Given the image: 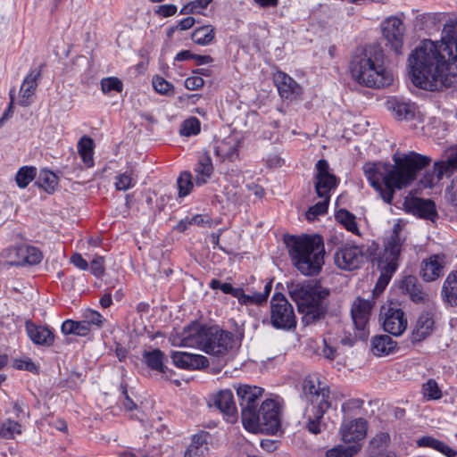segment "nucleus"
I'll use <instances>...</instances> for the list:
<instances>
[{
    "label": "nucleus",
    "instance_id": "2",
    "mask_svg": "<svg viewBox=\"0 0 457 457\" xmlns=\"http://www.w3.org/2000/svg\"><path fill=\"white\" fill-rule=\"evenodd\" d=\"M393 161L394 164L370 162L363 166L365 177L386 204L392 203L395 189L408 187L431 162L428 156L416 152L395 154Z\"/></svg>",
    "mask_w": 457,
    "mask_h": 457
},
{
    "label": "nucleus",
    "instance_id": "25",
    "mask_svg": "<svg viewBox=\"0 0 457 457\" xmlns=\"http://www.w3.org/2000/svg\"><path fill=\"white\" fill-rule=\"evenodd\" d=\"M406 209L413 214L434 221L437 217L436 206L429 199L412 198L405 203Z\"/></svg>",
    "mask_w": 457,
    "mask_h": 457
},
{
    "label": "nucleus",
    "instance_id": "17",
    "mask_svg": "<svg viewBox=\"0 0 457 457\" xmlns=\"http://www.w3.org/2000/svg\"><path fill=\"white\" fill-rule=\"evenodd\" d=\"M407 325L405 314L400 308L389 307L383 314V328L393 336L402 335Z\"/></svg>",
    "mask_w": 457,
    "mask_h": 457
},
{
    "label": "nucleus",
    "instance_id": "31",
    "mask_svg": "<svg viewBox=\"0 0 457 457\" xmlns=\"http://www.w3.org/2000/svg\"><path fill=\"white\" fill-rule=\"evenodd\" d=\"M434 170L437 179H441L443 176H450L457 171V145L446 151L445 160L434 163Z\"/></svg>",
    "mask_w": 457,
    "mask_h": 457
},
{
    "label": "nucleus",
    "instance_id": "4",
    "mask_svg": "<svg viewBox=\"0 0 457 457\" xmlns=\"http://www.w3.org/2000/svg\"><path fill=\"white\" fill-rule=\"evenodd\" d=\"M285 244L289 249L293 264L305 276L320 273L324 264V243L321 237L314 235L286 236Z\"/></svg>",
    "mask_w": 457,
    "mask_h": 457
},
{
    "label": "nucleus",
    "instance_id": "53",
    "mask_svg": "<svg viewBox=\"0 0 457 457\" xmlns=\"http://www.w3.org/2000/svg\"><path fill=\"white\" fill-rule=\"evenodd\" d=\"M329 199L322 198V201L315 204L310 207L306 212V219L308 220H314L319 215H322L327 212L328 207Z\"/></svg>",
    "mask_w": 457,
    "mask_h": 457
},
{
    "label": "nucleus",
    "instance_id": "42",
    "mask_svg": "<svg viewBox=\"0 0 457 457\" xmlns=\"http://www.w3.org/2000/svg\"><path fill=\"white\" fill-rule=\"evenodd\" d=\"M37 184L46 193L53 194L58 185V178L50 170H42Z\"/></svg>",
    "mask_w": 457,
    "mask_h": 457
},
{
    "label": "nucleus",
    "instance_id": "49",
    "mask_svg": "<svg viewBox=\"0 0 457 457\" xmlns=\"http://www.w3.org/2000/svg\"><path fill=\"white\" fill-rule=\"evenodd\" d=\"M137 180L133 177V171H125L116 177L115 188L119 191H126L134 187Z\"/></svg>",
    "mask_w": 457,
    "mask_h": 457
},
{
    "label": "nucleus",
    "instance_id": "18",
    "mask_svg": "<svg viewBox=\"0 0 457 457\" xmlns=\"http://www.w3.org/2000/svg\"><path fill=\"white\" fill-rule=\"evenodd\" d=\"M214 405L223 413L227 422L235 424L237 421V410L230 389L220 390L215 396Z\"/></svg>",
    "mask_w": 457,
    "mask_h": 457
},
{
    "label": "nucleus",
    "instance_id": "43",
    "mask_svg": "<svg viewBox=\"0 0 457 457\" xmlns=\"http://www.w3.org/2000/svg\"><path fill=\"white\" fill-rule=\"evenodd\" d=\"M37 170L34 167H21L15 177L19 187L25 188L36 177Z\"/></svg>",
    "mask_w": 457,
    "mask_h": 457
},
{
    "label": "nucleus",
    "instance_id": "58",
    "mask_svg": "<svg viewBox=\"0 0 457 457\" xmlns=\"http://www.w3.org/2000/svg\"><path fill=\"white\" fill-rule=\"evenodd\" d=\"M13 367L20 370H28L31 372L37 371L36 364L29 359L15 360Z\"/></svg>",
    "mask_w": 457,
    "mask_h": 457
},
{
    "label": "nucleus",
    "instance_id": "19",
    "mask_svg": "<svg viewBox=\"0 0 457 457\" xmlns=\"http://www.w3.org/2000/svg\"><path fill=\"white\" fill-rule=\"evenodd\" d=\"M273 81L282 98L294 100L302 94L301 86L285 72L274 73Z\"/></svg>",
    "mask_w": 457,
    "mask_h": 457
},
{
    "label": "nucleus",
    "instance_id": "30",
    "mask_svg": "<svg viewBox=\"0 0 457 457\" xmlns=\"http://www.w3.org/2000/svg\"><path fill=\"white\" fill-rule=\"evenodd\" d=\"M26 329L28 336L34 344L46 346L54 344V336L49 328L37 326L31 321H27Z\"/></svg>",
    "mask_w": 457,
    "mask_h": 457
},
{
    "label": "nucleus",
    "instance_id": "7",
    "mask_svg": "<svg viewBox=\"0 0 457 457\" xmlns=\"http://www.w3.org/2000/svg\"><path fill=\"white\" fill-rule=\"evenodd\" d=\"M303 392L308 401L305 407L304 418L307 420V428L312 434L321 432V419L332 406L329 400V387L321 382L318 376L308 375L303 380Z\"/></svg>",
    "mask_w": 457,
    "mask_h": 457
},
{
    "label": "nucleus",
    "instance_id": "45",
    "mask_svg": "<svg viewBox=\"0 0 457 457\" xmlns=\"http://www.w3.org/2000/svg\"><path fill=\"white\" fill-rule=\"evenodd\" d=\"M177 184L179 189V196H187L194 187L191 173L188 171L182 172L178 178Z\"/></svg>",
    "mask_w": 457,
    "mask_h": 457
},
{
    "label": "nucleus",
    "instance_id": "62",
    "mask_svg": "<svg viewBox=\"0 0 457 457\" xmlns=\"http://www.w3.org/2000/svg\"><path fill=\"white\" fill-rule=\"evenodd\" d=\"M177 12V6L174 4H163L159 6L157 13L162 17H170Z\"/></svg>",
    "mask_w": 457,
    "mask_h": 457
},
{
    "label": "nucleus",
    "instance_id": "41",
    "mask_svg": "<svg viewBox=\"0 0 457 457\" xmlns=\"http://www.w3.org/2000/svg\"><path fill=\"white\" fill-rule=\"evenodd\" d=\"M336 220L341 223L348 231L360 235L355 216L345 209H340L336 213Z\"/></svg>",
    "mask_w": 457,
    "mask_h": 457
},
{
    "label": "nucleus",
    "instance_id": "10",
    "mask_svg": "<svg viewBox=\"0 0 457 457\" xmlns=\"http://www.w3.org/2000/svg\"><path fill=\"white\" fill-rule=\"evenodd\" d=\"M271 324L277 328L290 329L296 325L292 305L284 295L276 293L270 302Z\"/></svg>",
    "mask_w": 457,
    "mask_h": 457
},
{
    "label": "nucleus",
    "instance_id": "46",
    "mask_svg": "<svg viewBox=\"0 0 457 457\" xmlns=\"http://www.w3.org/2000/svg\"><path fill=\"white\" fill-rule=\"evenodd\" d=\"M152 83L154 90L160 95L170 96L174 94V86L159 75L153 78Z\"/></svg>",
    "mask_w": 457,
    "mask_h": 457
},
{
    "label": "nucleus",
    "instance_id": "21",
    "mask_svg": "<svg viewBox=\"0 0 457 457\" xmlns=\"http://www.w3.org/2000/svg\"><path fill=\"white\" fill-rule=\"evenodd\" d=\"M400 287L415 303L425 304L429 301L428 294L424 291L422 285L414 276H406L402 280Z\"/></svg>",
    "mask_w": 457,
    "mask_h": 457
},
{
    "label": "nucleus",
    "instance_id": "1",
    "mask_svg": "<svg viewBox=\"0 0 457 457\" xmlns=\"http://www.w3.org/2000/svg\"><path fill=\"white\" fill-rule=\"evenodd\" d=\"M411 79L424 90L440 91L457 86V21L444 25L439 41L426 39L411 51Z\"/></svg>",
    "mask_w": 457,
    "mask_h": 457
},
{
    "label": "nucleus",
    "instance_id": "16",
    "mask_svg": "<svg viewBox=\"0 0 457 457\" xmlns=\"http://www.w3.org/2000/svg\"><path fill=\"white\" fill-rule=\"evenodd\" d=\"M404 29L403 21L397 17L388 18L382 25L385 38L397 54L402 53Z\"/></svg>",
    "mask_w": 457,
    "mask_h": 457
},
{
    "label": "nucleus",
    "instance_id": "61",
    "mask_svg": "<svg viewBox=\"0 0 457 457\" xmlns=\"http://www.w3.org/2000/svg\"><path fill=\"white\" fill-rule=\"evenodd\" d=\"M71 262L81 270H87L89 267L87 261L78 253L71 255Z\"/></svg>",
    "mask_w": 457,
    "mask_h": 457
},
{
    "label": "nucleus",
    "instance_id": "37",
    "mask_svg": "<svg viewBox=\"0 0 457 457\" xmlns=\"http://www.w3.org/2000/svg\"><path fill=\"white\" fill-rule=\"evenodd\" d=\"M417 444L419 446L433 448L444 453L447 457H455L457 455L456 451L452 449L444 442L439 441L432 436H423L417 441Z\"/></svg>",
    "mask_w": 457,
    "mask_h": 457
},
{
    "label": "nucleus",
    "instance_id": "55",
    "mask_svg": "<svg viewBox=\"0 0 457 457\" xmlns=\"http://www.w3.org/2000/svg\"><path fill=\"white\" fill-rule=\"evenodd\" d=\"M83 320L87 323V328H90L91 325L102 328L105 320L98 312L87 310L84 313Z\"/></svg>",
    "mask_w": 457,
    "mask_h": 457
},
{
    "label": "nucleus",
    "instance_id": "38",
    "mask_svg": "<svg viewBox=\"0 0 457 457\" xmlns=\"http://www.w3.org/2000/svg\"><path fill=\"white\" fill-rule=\"evenodd\" d=\"M389 442V435L386 433L377 434L369 444L367 448V457H377L386 452V448Z\"/></svg>",
    "mask_w": 457,
    "mask_h": 457
},
{
    "label": "nucleus",
    "instance_id": "47",
    "mask_svg": "<svg viewBox=\"0 0 457 457\" xmlns=\"http://www.w3.org/2000/svg\"><path fill=\"white\" fill-rule=\"evenodd\" d=\"M201 130V123L195 117L185 120L180 128V134L185 137L197 135Z\"/></svg>",
    "mask_w": 457,
    "mask_h": 457
},
{
    "label": "nucleus",
    "instance_id": "36",
    "mask_svg": "<svg viewBox=\"0 0 457 457\" xmlns=\"http://www.w3.org/2000/svg\"><path fill=\"white\" fill-rule=\"evenodd\" d=\"M78 152L87 167L94 166V141L87 136H83L78 142Z\"/></svg>",
    "mask_w": 457,
    "mask_h": 457
},
{
    "label": "nucleus",
    "instance_id": "5",
    "mask_svg": "<svg viewBox=\"0 0 457 457\" xmlns=\"http://www.w3.org/2000/svg\"><path fill=\"white\" fill-rule=\"evenodd\" d=\"M235 344L234 335L218 326L189 327L184 331L181 345L187 347H198L208 354L223 356Z\"/></svg>",
    "mask_w": 457,
    "mask_h": 457
},
{
    "label": "nucleus",
    "instance_id": "11",
    "mask_svg": "<svg viewBox=\"0 0 457 457\" xmlns=\"http://www.w3.org/2000/svg\"><path fill=\"white\" fill-rule=\"evenodd\" d=\"M403 223L397 220L394 225L391 235L386 238L384 251L379 258V264L398 267V260L403 250L405 237L403 235Z\"/></svg>",
    "mask_w": 457,
    "mask_h": 457
},
{
    "label": "nucleus",
    "instance_id": "23",
    "mask_svg": "<svg viewBox=\"0 0 457 457\" xmlns=\"http://www.w3.org/2000/svg\"><path fill=\"white\" fill-rule=\"evenodd\" d=\"M211 435L207 431H199L191 437L183 457H204L209 453V440Z\"/></svg>",
    "mask_w": 457,
    "mask_h": 457
},
{
    "label": "nucleus",
    "instance_id": "34",
    "mask_svg": "<svg viewBox=\"0 0 457 457\" xmlns=\"http://www.w3.org/2000/svg\"><path fill=\"white\" fill-rule=\"evenodd\" d=\"M396 345L387 335L376 336L371 342V351L376 356H384L394 353Z\"/></svg>",
    "mask_w": 457,
    "mask_h": 457
},
{
    "label": "nucleus",
    "instance_id": "12",
    "mask_svg": "<svg viewBox=\"0 0 457 457\" xmlns=\"http://www.w3.org/2000/svg\"><path fill=\"white\" fill-rule=\"evenodd\" d=\"M366 258L362 245H345L339 247L334 255L336 265L346 270H353L361 267Z\"/></svg>",
    "mask_w": 457,
    "mask_h": 457
},
{
    "label": "nucleus",
    "instance_id": "27",
    "mask_svg": "<svg viewBox=\"0 0 457 457\" xmlns=\"http://www.w3.org/2000/svg\"><path fill=\"white\" fill-rule=\"evenodd\" d=\"M434 328L435 320L433 315L428 312H422L419 316L413 328L411 333V342L420 343L425 340L432 334Z\"/></svg>",
    "mask_w": 457,
    "mask_h": 457
},
{
    "label": "nucleus",
    "instance_id": "59",
    "mask_svg": "<svg viewBox=\"0 0 457 457\" xmlns=\"http://www.w3.org/2000/svg\"><path fill=\"white\" fill-rule=\"evenodd\" d=\"M204 85V80L200 76L188 77L185 80V87L189 90H197Z\"/></svg>",
    "mask_w": 457,
    "mask_h": 457
},
{
    "label": "nucleus",
    "instance_id": "14",
    "mask_svg": "<svg viewBox=\"0 0 457 457\" xmlns=\"http://www.w3.org/2000/svg\"><path fill=\"white\" fill-rule=\"evenodd\" d=\"M315 192L320 198L330 199V191L337 187V177L331 174L326 160H320L316 164Z\"/></svg>",
    "mask_w": 457,
    "mask_h": 457
},
{
    "label": "nucleus",
    "instance_id": "60",
    "mask_svg": "<svg viewBox=\"0 0 457 457\" xmlns=\"http://www.w3.org/2000/svg\"><path fill=\"white\" fill-rule=\"evenodd\" d=\"M235 297L238 299L241 304H257V295H247L244 293L242 288H239V292Z\"/></svg>",
    "mask_w": 457,
    "mask_h": 457
},
{
    "label": "nucleus",
    "instance_id": "26",
    "mask_svg": "<svg viewBox=\"0 0 457 457\" xmlns=\"http://www.w3.org/2000/svg\"><path fill=\"white\" fill-rule=\"evenodd\" d=\"M240 141L232 136L216 142L214 146L215 154L221 161L234 162L238 158V147Z\"/></svg>",
    "mask_w": 457,
    "mask_h": 457
},
{
    "label": "nucleus",
    "instance_id": "24",
    "mask_svg": "<svg viewBox=\"0 0 457 457\" xmlns=\"http://www.w3.org/2000/svg\"><path fill=\"white\" fill-rule=\"evenodd\" d=\"M386 105L397 120H411L416 117L417 107L414 103L395 97L388 100Z\"/></svg>",
    "mask_w": 457,
    "mask_h": 457
},
{
    "label": "nucleus",
    "instance_id": "63",
    "mask_svg": "<svg viewBox=\"0 0 457 457\" xmlns=\"http://www.w3.org/2000/svg\"><path fill=\"white\" fill-rule=\"evenodd\" d=\"M279 441L278 440H270V439H262L260 441V445L262 449L267 451L268 453L274 452L278 446Z\"/></svg>",
    "mask_w": 457,
    "mask_h": 457
},
{
    "label": "nucleus",
    "instance_id": "50",
    "mask_svg": "<svg viewBox=\"0 0 457 457\" xmlns=\"http://www.w3.org/2000/svg\"><path fill=\"white\" fill-rule=\"evenodd\" d=\"M422 394L427 400H438L442 397V392L434 379H428L422 386Z\"/></svg>",
    "mask_w": 457,
    "mask_h": 457
},
{
    "label": "nucleus",
    "instance_id": "6",
    "mask_svg": "<svg viewBox=\"0 0 457 457\" xmlns=\"http://www.w3.org/2000/svg\"><path fill=\"white\" fill-rule=\"evenodd\" d=\"M329 290L318 282L297 284L290 290V295L307 325L325 318L329 306Z\"/></svg>",
    "mask_w": 457,
    "mask_h": 457
},
{
    "label": "nucleus",
    "instance_id": "64",
    "mask_svg": "<svg viewBox=\"0 0 457 457\" xmlns=\"http://www.w3.org/2000/svg\"><path fill=\"white\" fill-rule=\"evenodd\" d=\"M195 23V18L188 16L184 18L177 24V29L179 30H187L191 29Z\"/></svg>",
    "mask_w": 457,
    "mask_h": 457
},
{
    "label": "nucleus",
    "instance_id": "22",
    "mask_svg": "<svg viewBox=\"0 0 457 457\" xmlns=\"http://www.w3.org/2000/svg\"><path fill=\"white\" fill-rule=\"evenodd\" d=\"M367 421L361 418L344 423L340 428L342 440L352 443L363 439L367 433Z\"/></svg>",
    "mask_w": 457,
    "mask_h": 457
},
{
    "label": "nucleus",
    "instance_id": "33",
    "mask_svg": "<svg viewBox=\"0 0 457 457\" xmlns=\"http://www.w3.org/2000/svg\"><path fill=\"white\" fill-rule=\"evenodd\" d=\"M442 298L451 306H457V271L448 274L442 287Z\"/></svg>",
    "mask_w": 457,
    "mask_h": 457
},
{
    "label": "nucleus",
    "instance_id": "40",
    "mask_svg": "<svg viewBox=\"0 0 457 457\" xmlns=\"http://www.w3.org/2000/svg\"><path fill=\"white\" fill-rule=\"evenodd\" d=\"M90 331V328L87 327L84 320L74 321L72 320H65L62 325V332L65 335H76L79 337L87 336Z\"/></svg>",
    "mask_w": 457,
    "mask_h": 457
},
{
    "label": "nucleus",
    "instance_id": "44",
    "mask_svg": "<svg viewBox=\"0 0 457 457\" xmlns=\"http://www.w3.org/2000/svg\"><path fill=\"white\" fill-rule=\"evenodd\" d=\"M378 267L380 270V276L375 287L376 292H382L387 284L389 283L392 275L395 273L396 269L394 266H386L378 263Z\"/></svg>",
    "mask_w": 457,
    "mask_h": 457
},
{
    "label": "nucleus",
    "instance_id": "13",
    "mask_svg": "<svg viewBox=\"0 0 457 457\" xmlns=\"http://www.w3.org/2000/svg\"><path fill=\"white\" fill-rule=\"evenodd\" d=\"M16 254L18 259L8 261L9 266L22 267L25 265H37L43 260L42 252L36 246L21 245L15 247H9L2 252V257H11Z\"/></svg>",
    "mask_w": 457,
    "mask_h": 457
},
{
    "label": "nucleus",
    "instance_id": "3",
    "mask_svg": "<svg viewBox=\"0 0 457 457\" xmlns=\"http://www.w3.org/2000/svg\"><path fill=\"white\" fill-rule=\"evenodd\" d=\"M350 69L353 78L368 87H385L394 80L392 71L385 68L383 50L378 46L357 48Z\"/></svg>",
    "mask_w": 457,
    "mask_h": 457
},
{
    "label": "nucleus",
    "instance_id": "20",
    "mask_svg": "<svg viewBox=\"0 0 457 457\" xmlns=\"http://www.w3.org/2000/svg\"><path fill=\"white\" fill-rule=\"evenodd\" d=\"M174 365L185 370H198L209 366L208 359L200 354H193L186 352H173L170 356Z\"/></svg>",
    "mask_w": 457,
    "mask_h": 457
},
{
    "label": "nucleus",
    "instance_id": "39",
    "mask_svg": "<svg viewBox=\"0 0 457 457\" xmlns=\"http://www.w3.org/2000/svg\"><path fill=\"white\" fill-rule=\"evenodd\" d=\"M214 37V28L212 25H204L194 30L191 39L197 45L207 46L213 41Z\"/></svg>",
    "mask_w": 457,
    "mask_h": 457
},
{
    "label": "nucleus",
    "instance_id": "56",
    "mask_svg": "<svg viewBox=\"0 0 457 457\" xmlns=\"http://www.w3.org/2000/svg\"><path fill=\"white\" fill-rule=\"evenodd\" d=\"M91 273L96 278H101L105 270L104 260L101 256H96L90 263Z\"/></svg>",
    "mask_w": 457,
    "mask_h": 457
},
{
    "label": "nucleus",
    "instance_id": "52",
    "mask_svg": "<svg viewBox=\"0 0 457 457\" xmlns=\"http://www.w3.org/2000/svg\"><path fill=\"white\" fill-rule=\"evenodd\" d=\"M21 425L14 420H7L2 424L0 436L5 439H12L16 434H21Z\"/></svg>",
    "mask_w": 457,
    "mask_h": 457
},
{
    "label": "nucleus",
    "instance_id": "51",
    "mask_svg": "<svg viewBox=\"0 0 457 457\" xmlns=\"http://www.w3.org/2000/svg\"><path fill=\"white\" fill-rule=\"evenodd\" d=\"M101 89L104 94H109L112 91L121 93L123 90V83L116 77L104 78L101 80Z\"/></svg>",
    "mask_w": 457,
    "mask_h": 457
},
{
    "label": "nucleus",
    "instance_id": "54",
    "mask_svg": "<svg viewBox=\"0 0 457 457\" xmlns=\"http://www.w3.org/2000/svg\"><path fill=\"white\" fill-rule=\"evenodd\" d=\"M210 287L213 290L220 289L224 294L236 296L240 287H234L230 283H222L219 279L213 278L210 282Z\"/></svg>",
    "mask_w": 457,
    "mask_h": 457
},
{
    "label": "nucleus",
    "instance_id": "15",
    "mask_svg": "<svg viewBox=\"0 0 457 457\" xmlns=\"http://www.w3.org/2000/svg\"><path fill=\"white\" fill-rule=\"evenodd\" d=\"M372 303L370 301L358 297L352 304L351 314L358 337L364 339L367 337L366 328L369 323Z\"/></svg>",
    "mask_w": 457,
    "mask_h": 457
},
{
    "label": "nucleus",
    "instance_id": "29",
    "mask_svg": "<svg viewBox=\"0 0 457 457\" xmlns=\"http://www.w3.org/2000/svg\"><path fill=\"white\" fill-rule=\"evenodd\" d=\"M445 256L440 254H434L428 259L424 260L421 265V276L427 282H431L437 279L445 267Z\"/></svg>",
    "mask_w": 457,
    "mask_h": 457
},
{
    "label": "nucleus",
    "instance_id": "57",
    "mask_svg": "<svg viewBox=\"0 0 457 457\" xmlns=\"http://www.w3.org/2000/svg\"><path fill=\"white\" fill-rule=\"evenodd\" d=\"M363 403V400L360 398L350 399L342 404V411L345 414L350 413L354 410L361 409Z\"/></svg>",
    "mask_w": 457,
    "mask_h": 457
},
{
    "label": "nucleus",
    "instance_id": "9",
    "mask_svg": "<svg viewBox=\"0 0 457 457\" xmlns=\"http://www.w3.org/2000/svg\"><path fill=\"white\" fill-rule=\"evenodd\" d=\"M281 403L278 396L264 400L259 407V433L275 435L281 426Z\"/></svg>",
    "mask_w": 457,
    "mask_h": 457
},
{
    "label": "nucleus",
    "instance_id": "48",
    "mask_svg": "<svg viewBox=\"0 0 457 457\" xmlns=\"http://www.w3.org/2000/svg\"><path fill=\"white\" fill-rule=\"evenodd\" d=\"M359 450L357 445H337L326 452V457H353Z\"/></svg>",
    "mask_w": 457,
    "mask_h": 457
},
{
    "label": "nucleus",
    "instance_id": "8",
    "mask_svg": "<svg viewBox=\"0 0 457 457\" xmlns=\"http://www.w3.org/2000/svg\"><path fill=\"white\" fill-rule=\"evenodd\" d=\"M241 407V420L245 430L257 434V392L256 386L239 385L234 386Z\"/></svg>",
    "mask_w": 457,
    "mask_h": 457
},
{
    "label": "nucleus",
    "instance_id": "32",
    "mask_svg": "<svg viewBox=\"0 0 457 457\" xmlns=\"http://www.w3.org/2000/svg\"><path fill=\"white\" fill-rule=\"evenodd\" d=\"M142 358L145 365L152 370L161 373H166L168 368L164 365L166 356L162 351L158 348L144 351Z\"/></svg>",
    "mask_w": 457,
    "mask_h": 457
},
{
    "label": "nucleus",
    "instance_id": "28",
    "mask_svg": "<svg viewBox=\"0 0 457 457\" xmlns=\"http://www.w3.org/2000/svg\"><path fill=\"white\" fill-rule=\"evenodd\" d=\"M40 78L41 70H33L26 76L20 90V105L26 107L31 104Z\"/></svg>",
    "mask_w": 457,
    "mask_h": 457
},
{
    "label": "nucleus",
    "instance_id": "35",
    "mask_svg": "<svg viewBox=\"0 0 457 457\" xmlns=\"http://www.w3.org/2000/svg\"><path fill=\"white\" fill-rule=\"evenodd\" d=\"M195 182L196 186L200 187L204 185L213 172L212 159L209 155L204 154L199 158L198 162L195 168Z\"/></svg>",
    "mask_w": 457,
    "mask_h": 457
}]
</instances>
